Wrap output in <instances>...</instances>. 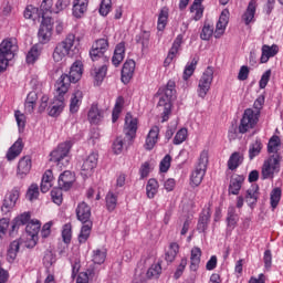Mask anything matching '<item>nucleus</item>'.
I'll return each instance as SVG.
<instances>
[{"label": "nucleus", "instance_id": "45", "mask_svg": "<svg viewBox=\"0 0 283 283\" xmlns=\"http://www.w3.org/2000/svg\"><path fill=\"white\" fill-rule=\"evenodd\" d=\"M281 145V137H279V135H272V137L269 139L268 151L273 153V155H280L279 150Z\"/></svg>", "mask_w": 283, "mask_h": 283}, {"label": "nucleus", "instance_id": "29", "mask_svg": "<svg viewBox=\"0 0 283 283\" xmlns=\"http://www.w3.org/2000/svg\"><path fill=\"white\" fill-rule=\"evenodd\" d=\"M126 54V44L125 42H119L115 46L114 55L112 57V62L114 66H119L122 64L123 60H125Z\"/></svg>", "mask_w": 283, "mask_h": 283}, {"label": "nucleus", "instance_id": "44", "mask_svg": "<svg viewBox=\"0 0 283 283\" xmlns=\"http://www.w3.org/2000/svg\"><path fill=\"white\" fill-rule=\"evenodd\" d=\"M107 66L106 64H103V66H99L98 69H93L92 71V75L95 80V84H97V86H99V84H102V82H104L106 75H107Z\"/></svg>", "mask_w": 283, "mask_h": 283}, {"label": "nucleus", "instance_id": "61", "mask_svg": "<svg viewBox=\"0 0 283 283\" xmlns=\"http://www.w3.org/2000/svg\"><path fill=\"white\" fill-rule=\"evenodd\" d=\"M55 254L52 252V250H48L43 256V263L45 268H50L51 265H53V263H55Z\"/></svg>", "mask_w": 283, "mask_h": 283}, {"label": "nucleus", "instance_id": "19", "mask_svg": "<svg viewBox=\"0 0 283 283\" xmlns=\"http://www.w3.org/2000/svg\"><path fill=\"white\" fill-rule=\"evenodd\" d=\"M31 217L32 212L30 211L21 212L20 214L14 217V219L12 220L10 234H14V232L19 230L20 226H25V228H28Z\"/></svg>", "mask_w": 283, "mask_h": 283}, {"label": "nucleus", "instance_id": "59", "mask_svg": "<svg viewBox=\"0 0 283 283\" xmlns=\"http://www.w3.org/2000/svg\"><path fill=\"white\" fill-rule=\"evenodd\" d=\"M187 265H188V259H187V256H182L179 265L177 266V269L175 271V274H174L175 279H180V276H182Z\"/></svg>", "mask_w": 283, "mask_h": 283}, {"label": "nucleus", "instance_id": "46", "mask_svg": "<svg viewBox=\"0 0 283 283\" xmlns=\"http://www.w3.org/2000/svg\"><path fill=\"white\" fill-rule=\"evenodd\" d=\"M105 201L108 212H113L117 208L118 195L113 192V190H109L105 197Z\"/></svg>", "mask_w": 283, "mask_h": 283}, {"label": "nucleus", "instance_id": "14", "mask_svg": "<svg viewBox=\"0 0 283 283\" xmlns=\"http://www.w3.org/2000/svg\"><path fill=\"white\" fill-rule=\"evenodd\" d=\"M182 42H184V35L182 34L177 35V38L172 42L171 48L169 49L167 57L164 61V66H169V64L174 62L175 57H177L181 49Z\"/></svg>", "mask_w": 283, "mask_h": 283}, {"label": "nucleus", "instance_id": "63", "mask_svg": "<svg viewBox=\"0 0 283 283\" xmlns=\"http://www.w3.org/2000/svg\"><path fill=\"white\" fill-rule=\"evenodd\" d=\"M111 11H112V0H102L101 7H99L101 15L106 17Z\"/></svg>", "mask_w": 283, "mask_h": 283}, {"label": "nucleus", "instance_id": "50", "mask_svg": "<svg viewBox=\"0 0 283 283\" xmlns=\"http://www.w3.org/2000/svg\"><path fill=\"white\" fill-rule=\"evenodd\" d=\"M107 250L106 248H96L92 252V260L94 263H104L106 261Z\"/></svg>", "mask_w": 283, "mask_h": 283}, {"label": "nucleus", "instance_id": "40", "mask_svg": "<svg viewBox=\"0 0 283 283\" xmlns=\"http://www.w3.org/2000/svg\"><path fill=\"white\" fill-rule=\"evenodd\" d=\"M21 239H14V241H11L7 252L8 261H14V259H17V254L19 253V250L21 248Z\"/></svg>", "mask_w": 283, "mask_h": 283}, {"label": "nucleus", "instance_id": "54", "mask_svg": "<svg viewBox=\"0 0 283 283\" xmlns=\"http://www.w3.org/2000/svg\"><path fill=\"white\" fill-rule=\"evenodd\" d=\"M41 53L38 46H32L27 54V64H34L39 60Z\"/></svg>", "mask_w": 283, "mask_h": 283}, {"label": "nucleus", "instance_id": "6", "mask_svg": "<svg viewBox=\"0 0 283 283\" xmlns=\"http://www.w3.org/2000/svg\"><path fill=\"white\" fill-rule=\"evenodd\" d=\"M72 148V142H63L50 154V161H54L60 168L70 163L69 154Z\"/></svg>", "mask_w": 283, "mask_h": 283}, {"label": "nucleus", "instance_id": "36", "mask_svg": "<svg viewBox=\"0 0 283 283\" xmlns=\"http://www.w3.org/2000/svg\"><path fill=\"white\" fill-rule=\"evenodd\" d=\"M104 118V111H101L97 105L91 106L88 111V119L91 124H99Z\"/></svg>", "mask_w": 283, "mask_h": 283}, {"label": "nucleus", "instance_id": "51", "mask_svg": "<svg viewBox=\"0 0 283 283\" xmlns=\"http://www.w3.org/2000/svg\"><path fill=\"white\" fill-rule=\"evenodd\" d=\"M282 199V188H273V190H271L270 193V203L273 210H275V208H277L280 201Z\"/></svg>", "mask_w": 283, "mask_h": 283}, {"label": "nucleus", "instance_id": "23", "mask_svg": "<svg viewBox=\"0 0 283 283\" xmlns=\"http://www.w3.org/2000/svg\"><path fill=\"white\" fill-rule=\"evenodd\" d=\"M74 181H75V175H73V172H71V170H64L59 176L57 185L62 188V191L70 190V188H72Z\"/></svg>", "mask_w": 283, "mask_h": 283}, {"label": "nucleus", "instance_id": "10", "mask_svg": "<svg viewBox=\"0 0 283 283\" xmlns=\"http://www.w3.org/2000/svg\"><path fill=\"white\" fill-rule=\"evenodd\" d=\"M213 80H214V69H213V66H207L206 71H203V73L198 82L199 97L205 98L206 95H208Z\"/></svg>", "mask_w": 283, "mask_h": 283}, {"label": "nucleus", "instance_id": "4", "mask_svg": "<svg viewBox=\"0 0 283 283\" xmlns=\"http://www.w3.org/2000/svg\"><path fill=\"white\" fill-rule=\"evenodd\" d=\"M19 51V44L15 38H9L3 40L0 44V73L7 71L10 60H13L14 55Z\"/></svg>", "mask_w": 283, "mask_h": 283}, {"label": "nucleus", "instance_id": "62", "mask_svg": "<svg viewBox=\"0 0 283 283\" xmlns=\"http://www.w3.org/2000/svg\"><path fill=\"white\" fill-rule=\"evenodd\" d=\"M171 160H172L171 155H165V157H163L159 164V169L161 170V172H167V170H169L171 166Z\"/></svg>", "mask_w": 283, "mask_h": 283}, {"label": "nucleus", "instance_id": "18", "mask_svg": "<svg viewBox=\"0 0 283 283\" xmlns=\"http://www.w3.org/2000/svg\"><path fill=\"white\" fill-rule=\"evenodd\" d=\"M31 168L32 157H30V155H24V157H21V159H19L18 161L17 176L20 177V179H23V177H27V175H29Z\"/></svg>", "mask_w": 283, "mask_h": 283}, {"label": "nucleus", "instance_id": "17", "mask_svg": "<svg viewBox=\"0 0 283 283\" xmlns=\"http://www.w3.org/2000/svg\"><path fill=\"white\" fill-rule=\"evenodd\" d=\"M211 217H212V210L210 206L208 208H205L200 212L198 223H197V230L199 232H207L211 221Z\"/></svg>", "mask_w": 283, "mask_h": 283}, {"label": "nucleus", "instance_id": "33", "mask_svg": "<svg viewBox=\"0 0 283 283\" xmlns=\"http://www.w3.org/2000/svg\"><path fill=\"white\" fill-rule=\"evenodd\" d=\"M90 0H74L73 15L75 18H83L88 9Z\"/></svg>", "mask_w": 283, "mask_h": 283}, {"label": "nucleus", "instance_id": "26", "mask_svg": "<svg viewBox=\"0 0 283 283\" xmlns=\"http://www.w3.org/2000/svg\"><path fill=\"white\" fill-rule=\"evenodd\" d=\"M40 230H41V221H39V219H32V217H30L25 231L29 234V237L34 241V243H35V240L39 239Z\"/></svg>", "mask_w": 283, "mask_h": 283}, {"label": "nucleus", "instance_id": "27", "mask_svg": "<svg viewBox=\"0 0 283 283\" xmlns=\"http://www.w3.org/2000/svg\"><path fill=\"white\" fill-rule=\"evenodd\" d=\"M201 256H202L201 248L195 245L190 252V265H189L190 270H192L193 272L199 270L200 263H201Z\"/></svg>", "mask_w": 283, "mask_h": 283}, {"label": "nucleus", "instance_id": "5", "mask_svg": "<svg viewBox=\"0 0 283 283\" xmlns=\"http://www.w3.org/2000/svg\"><path fill=\"white\" fill-rule=\"evenodd\" d=\"M209 164V153L208 150H201L198 164L195 170L191 172L190 184L191 186H200L202 184L207 168Z\"/></svg>", "mask_w": 283, "mask_h": 283}, {"label": "nucleus", "instance_id": "57", "mask_svg": "<svg viewBox=\"0 0 283 283\" xmlns=\"http://www.w3.org/2000/svg\"><path fill=\"white\" fill-rule=\"evenodd\" d=\"M14 117L18 124L19 130H24L25 124H27V117L24 113H21V111H14Z\"/></svg>", "mask_w": 283, "mask_h": 283}, {"label": "nucleus", "instance_id": "64", "mask_svg": "<svg viewBox=\"0 0 283 283\" xmlns=\"http://www.w3.org/2000/svg\"><path fill=\"white\" fill-rule=\"evenodd\" d=\"M126 147L125 145V137H117L115 142L113 143V149L116 155H119L123 151V148Z\"/></svg>", "mask_w": 283, "mask_h": 283}, {"label": "nucleus", "instance_id": "35", "mask_svg": "<svg viewBox=\"0 0 283 283\" xmlns=\"http://www.w3.org/2000/svg\"><path fill=\"white\" fill-rule=\"evenodd\" d=\"M180 250V245L179 243H177L176 241H172L171 243H169L166 252H165V259L168 263H172L178 254Z\"/></svg>", "mask_w": 283, "mask_h": 283}, {"label": "nucleus", "instance_id": "8", "mask_svg": "<svg viewBox=\"0 0 283 283\" xmlns=\"http://www.w3.org/2000/svg\"><path fill=\"white\" fill-rule=\"evenodd\" d=\"M109 49V40L108 38H99L95 40L90 51V56L93 62H97L98 60H108L106 53Z\"/></svg>", "mask_w": 283, "mask_h": 283}, {"label": "nucleus", "instance_id": "48", "mask_svg": "<svg viewBox=\"0 0 283 283\" xmlns=\"http://www.w3.org/2000/svg\"><path fill=\"white\" fill-rule=\"evenodd\" d=\"M262 148H263L262 139H254V142H251L249 146L250 159H254V157H258V155L262 153Z\"/></svg>", "mask_w": 283, "mask_h": 283}, {"label": "nucleus", "instance_id": "53", "mask_svg": "<svg viewBox=\"0 0 283 283\" xmlns=\"http://www.w3.org/2000/svg\"><path fill=\"white\" fill-rule=\"evenodd\" d=\"M163 272L161 263H153L150 268H148L147 276L158 279Z\"/></svg>", "mask_w": 283, "mask_h": 283}, {"label": "nucleus", "instance_id": "3", "mask_svg": "<svg viewBox=\"0 0 283 283\" xmlns=\"http://www.w3.org/2000/svg\"><path fill=\"white\" fill-rule=\"evenodd\" d=\"M65 95L66 88L65 78L63 74L61 75L60 80H57V82L55 83V95L51 106H49V115L51 117H57V115H61L65 106Z\"/></svg>", "mask_w": 283, "mask_h": 283}, {"label": "nucleus", "instance_id": "11", "mask_svg": "<svg viewBox=\"0 0 283 283\" xmlns=\"http://www.w3.org/2000/svg\"><path fill=\"white\" fill-rule=\"evenodd\" d=\"M281 155H272L266 159L262 166V178L270 179L274 177L275 172H279L281 166Z\"/></svg>", "mask_w": 283, "mask_h": 283}, {"label": "nucleus", "instance_id": "31", "mask_svg": "<svg viewBox=\"0 0 283 283\" xmlns=\"http://www.w3.org/2000/svg\"><path fill=\"white\" fill-rule=\"evenodd\" d=\"M242 184H244V175H234V177L230 179L229 193L239 195Z\"/></svg>", "mask_w": 283, "mask_h": 283}, {"label": "nucleus", "instance_id": "60", "mask_svg": "<svg viewBox=\"0 0 283 283\" xmlns=\"http://www.w3.org/2000/svg\"><path fill=\"white\" fill-rule=\"evenodd\" d=\"M71 238H72V224L65 223L62 230V239L64 243H71Z\"/></svg>", "mask_w": 283, "mask_h": 283}, {"label": "nucleus", "instance_id": "47", "mask_svg": "<svg viewBox=\"0 0 283 283\" xmlns=\"http://www.w3.org/2000/svg\"><path fill=\"white\" fill-rule=\"evenodd\" d=\"M159 190V181L157 179H148L146 184V195L148 199H154Z\"/></svg>", "mask_w": 283, "mask_h": 283}, {"label": "nucleus", "instance_id": "43", "mask_svg": "<svg viewBox=\"0 0 283 283\" xmlns=\"http://www.w3.org/2000/svg\"><path fill=\"white\" fill-rule=\"evenodd\" d=\"M240 217L235 210L234 206H229L228 212H227V224L229 228H235L238 226Z\"/></svg>", "mask_w": 283, "mask_h": 283}, {"label": "nucleus", "instance_id": "58", "mask_svg": "<svg viewBox=\"0 0 283 283\" xmlns=\"http://www.w3.org/2000/svg\"><path fill=\"white\" fill-rule=\"evenodd\" d=\"M188 137V129L187 128H180L174 137V144L179 145L186 142Z\"/></svg>", "mask_w": 283, "mask_h": 283}, {"label": "nucleus", "instance_id": "37", "mask_svg": "<svg viewBox=\"0 0 283 283\" xmlns=\"http://www.w3.org/2000/svg\"><path fill=\"white\" fill-rule=\"evenodd\" d=\"M150 32L149 31H142L137 35H135V42L137 44H140L142 51H145V49H149L150 45Z\"/></svg>", "mask_w": 283, "mask_h": 283}, {"label": "nucleus", "instance_id": "30", "mask_svg": "<svg viewBox=\"0 0 283 283\" xmlns=\"http://www.w3.org/2000/svg\"><path fill=\"white\" fill-rule=\"evenodd\" d=\"M205 0H193L191 7H190V13L192 14V19L198 22L203 18L205 14V7H203Z\"/></svg>", "mask_w": 283, "mask_h": 283}, {"label": "nucleus", "instance_id": "22", "mask_svg": "<svg viewBox=\"0 0 283 283\" xmlns=\"http://www.w3.org/2000/svg\"><path fill=\"white\" fill-rule=\"evenodd\" d=\"M23 139L22 137H19L7 151L6 157L8 161H13L14 159H17V157H19V155H21V153L23 151Z\"/></svg>", "mask_w": 283, "mask_h": 283}, {"label": "nucleus", "instance_id": "38", "mask_svg": "<svg viewBox=\"0 0 283 283\" xmlns=\"http://www.w3.org/2000/svg\"><path fill=\"white\" fill-rule=\"evenodd\" d=\"M38 38L41 44H48V42H50L51 40V33L44 22L43 13H42V22L39 29Z\"/></svg>", "mask_w": 283, "mask_h": 283}, {"label": "nucleus", "instance_id": "56", "mask_svg": "<svg viewBox=\"0 0 283 283\" xmlns=\"http://www.w3.org/2000/svg\"><path fill=\"white\" fill-rule=\"evenodd\" d=\"M40 190L38 184H31L28 189L27 197L30 201H34V199H39Z\"/></svg>", "mask_w": 283, "mask_h": 283}, {"label": "nucleus", "instance_id": "39", "mask_svg": "<svg viewBox=\"0 0 283 283\" xmlns=\"http://www.w3.org/2000/svg\"><path fill=\"white\" fill-rule=\"evenodd\" d=\"M92 228H93V221H91V218H90L88 221H85V223H83L80 230V234H78L80 243H85L87 241L92 232Z\"/></svg>", "mask_w": 283, "mask_h": 283}, {"label": "nucleus", "instance_id": "24", "mask_svg": "<svg viewBox=\"0 0 283 283\" xmlns=\"http://www.w3.org/2000/svg\"><path fill=\"white\" fill-rule=\"evenodd\" d=\"M76 217L82 223H86L92 217V208L86 201H81L76 208Z\"/></svg>", "mask_w": 283, "mask_h": 283}, {"label": "nucleus", "instance_id": "15", "mask_svg": "<svg viewBox=\"0 0 283 283\" xmlns=\"http://www.w3.org/2000/svg\"><path fill=\"white\" fill-rule=\"evenodd\" d=\"M98 161V154L97 153H91L86 159H84L82 165L81 174L84 177H88V175H92L94 168H96Z\"/></svg>", "mask_w": 283, "mask_h": 283}, {"label": "nucleus", "instance_id": "34", "mask_svg": "<svg viewBox=\"0 0 283 283\" xmlns=\"http://www.w3.org/2000/svg\"><path fill=\"white\" fill-rule=\"evenodd\" d=\"M53 179H54L53 171L51 169L45 170L42 176L41 186H40L42 192H48L50 188H52Z\"/></svg>", "mask_w": 283, "mask_h": 283}, {"label": "nucleus", "instance_id": "41", "mask_svg": "<svg viewBox=\"0 0 283 283\" xmlns=\"http://www.w3.org/2000/svg\"><path fill=\"white\" fill-rule=\"evenodd\" d=\"M243 160L244 156L242 155V153L234 151L232 153V155H230L228 159V168L230 170H235L237 168H239Z\"/></svg>", "mask_w": 283, "mask_h": 283}, {"label": "nucleus", "instance_id": "52", "mask_svg": "<svg viewBox=\"0 0 283 283\" xmlns=\"http://www.w3.org/2000/svg\"><path fill=\"white\" fill-rule=\"evenodd\" d=\"M199 60L197 57H193L190 62V64H187L184 71V80H189L191 77L197 69Z\"/></svg>", "mask_w": 283, "mask_h": 283}, {"label": "nucleus", "instance_id": "42", "mask_svg": "<svg viewBox=\"0 0 283 283\" xmlns=\"http://www.w3.org/2000/svg\"><path fill=\"white\" fill-rule=\"evenodd\" d=\"M82 99H83V91H75V93H73L72 95L71 103H70L71 113H77V111H80Z\"/></svg>", "mask_w": 283, "mask_h": 283}, {"label": "nucleus", "instance_id": "7", "mask_svg": "<svg viewBox=\"0 0 283 283\" xmlns=\"http://www.w3.org/2000/svg\"><path fill=\"white\" fill-rule=\"evenodd\" d=\"M138 132V119L134 117L132 113H126L125 124H124V145L125 148H129L132 146L136 135Z\"/></svg>", "mask_w": 283, "mask_h": 283}, {"label": "nucleus", "instance_id": "13", "mask_svg": "<svg viewBox=\"0 0 283 283\" xmlns=\"http://www.w3.org/2000/svg\"><path fill=\"white\" fill-rule=\"evenodd\" d=\"M20 197V192L17 188H13L12 190H10V192H7L4 199H3V203L1 206V210L4 213H8L12 210V208H14V206H17V201Z\"/></svg>", "mask_w": 283, "mask_h": 283}, {"label": "nucleus", "instance_id": "32", "mask_svg": "<svg viewBox=\"0 0 283 283\" xmlns=\"http://www.w3.org/2000/svg\"><path fill=\"white\" fill-rule=\"evenodd\" d=\"M260 197V186L258 184H252L250 188H248L245 193V201L249 206H253L258 203V199Z\"/></svg>", "mask_w": 283, "mask_h": 283}, {"label": "nucleus", "instance_id": "25", "mask_svg": "<svg viewBox=\"0 0 283 283\" xmlns=\"http://www.w3.org/2000/svg\"><path fill=\"white\" fill-rule=\"evenodd\" d=\"M159 133H160L159 126H153V128H150L146 137V144H145L146 150H153V148H155L159 139Z\"/></svg>", "mask_w": 283, "mask_h": 283}, {"label": "nucleus", "instance_id": "1", "mask_svg": "<svg viewBox=\"0 0 283 283\" xmlns=\"http://www.w3.org/2000/svg\"><path fill=\"white\" fill-rule=\"evenodd\" d=\"M176 82L169 80L164 88V93L160 95L157 107L159 111H163L161 117L163 122H168L171 109H172V99L176 96Z\"/></svg>", "mask_w": 283, "mask_h": 283}, {"label": "nucleus", "instance_id": "9", "mask_svg": "<svg viewBox=\"0 0 283 283\" xmlns=\"http://www.w3.org/2000/svg\"><path fill=\"white\" fill-rule=\"evenodd\" d=\"M255 126H258V113H255L253 108H245L239 123V133L244 135L252 128H255Z\"/></svg>", "mask_w": 283, "mask_h": 283}, {"label": "nucleus", "instance_id": "2", "mask_svg": "<svg viewBox=\"0 0 283 283\" xmlns=\"http://www.w3.org/2000/svg\"><path fill=\"white\" fill-rule=\"evenodd\" d=\"M76 49V35L69 33L64 40L57 42L52 53L54 62H62L66 56L72 57Z\"/></svg>", "mask_w": 283, "mask_h": 283}, {"label": "nucleus", "instance_id": "28", "mask_svg": "<svg viewBox=\"0 0 283 283\" xmlns=\"http://www.w3.org/2000/svg\"><path fill=\"white\" fill-rule=\"evenodd\" d=\"M279 53V46L277 44H272L270 46L269 44H263L262 46V55H261V64H266L271 57H274Z\"/></svg>", "mask_w": 283, "mask_h": 283}, {"label": "nucleus", "instance_id": "49", "mask_svg": "<svg viewBox=\"0 0 283 283\" xmlns=\"http://www.w3.org/2000/svg\"><path fill=\"white\" fill-rule=\"evenodd\" d=\"M168 20H169V9H167V7H163L161 11L159 12V18L157 22L158 31H164V29H166Z\"/></svg>", "mask_w": 283, "mask_h": 283}, {"label": "nucleus", "instance_id": "20", "mask_svg": "<svg viewBox=\"0 0 283 283\" xmlns=\"http://www.w3.org/2000/svg\"><path fill=\"white\" fill-rule=\"evenodd\" d=\"M135 69V60H126V62H124V66L122 67V82L124 84H129L132 77H134Z\"/></svg>", "mask_w": 283, "mask_h": 283}, {"label": "nucleus", "instance_id": "21", "mask_svg": "<svg viewBox=\"0 0 283 283\" xmlns=\"http://www.w3.org/2000/svg\"><path fill=\"white\" fill-rule=\"evenodd\" d=\"M258 11V0H250L243 15L242 20L244 24L249 25L251 22H255V14Z\"/></svg>", "mask_w": 283, "mask_h": 283}, {"label": "nucleus", "instance_id": "12", "mask_svg": "<svg viewBox=\"0 0 283 283\" xmlns=\"http://www.w3.org/2000/svg\"><path fill=\"white\" fill-rule=\"evenodd\" d=\"M83 75V64L80 61L74 62L72 64L70 73H63L64 76V86H65V94L69 92L71 84H76L81 80Z\"/></svg>", "mask_w": 283, "mask_h": 283}, {"label": "nucleus", "instance_id": "16", "mask_svg": "<svg viewBox=\"0 0 283 283\" xmlns=\"http://www.w3.org/2000/svg\"><path fill=\"white\" fill-rule=\"evenodd\" d=\"M230 22V11L229 9H223V11L220 14V18L217 22V27L214 30V36L221 38L223 33H226V29Z\"/></svg>", "mask_w": 283, "mask_h": 283}, {"label": "nucleus", "instance_id": "55", "mask_svg": "<svg viewBox=\"0 0 283 283\" xmlns=\"http://www.w3.org/2000/svg\"><path fill=\"white\" fill-rule=\"evenodd\" d=\"M51 197H52V201H54V203H57V206H61V203L63 201V190L60 185H59V188H53L51 190Z\"/></svg>", "mask_w": 283, "mask_h": 283}]
</instances>
